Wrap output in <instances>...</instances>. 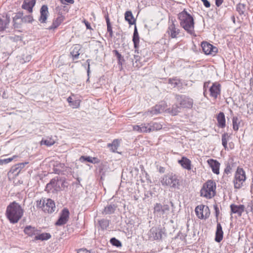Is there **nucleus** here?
<instances>
[{
	"instance_id": "f257e3e1",
	"label": "nucleus",
	"mask_w": 253,
	"mask_h": 253,
	"mask_svg": "<svg viewBox=\"0 0 253 253\" xmlns=\"http://www.w3.org/2000/svg\"><path fill=\"white\" fill-rule=\"evenodd\" d=\"M6 216L11 223L18 222L23 214V210L21 206L16 202L10 203L7 207Z\"/></svg>"
},
{
	"instance_id": "f03ea898",
	"label": "nucleus",
	"mask_w": 253,
	"mask_h": 253,
	"mask_svg": "<svg viewBox=\"0 0 253 253\" xmlns=\"http://www.w3.org/2000/svg\"><path fill=\"white\" fill-rule=\"evenodd\" d=\"M179 23L188 34L193 35L194 31V20L193 16L188 13L185 9L178 14Z\"/></svg>"
},
{
	"instance_id": "7ed1b4c3",
	"label": "nucleus",
	"mask_w": 253,
	"mask_h": 253,
	"mask_svg": "<svg viewBox=\"0 0 253 253\" xmlns=\"http://www.w3.org/2000/svg\"><path fill=\"white\" fill-rule=\"evenodd\" d=\"M215 189V182L211 180H208L203 185L200 191L201 196L207 199H211L214 196Z\"/></svg>"
},
{
	"instance_id": "20e7f679",
	"label": "nucleus",
	"mask_w": 253,
	"mask_h": 253,
	"mask_svg": "<svg viewBox=\"0 0 253 253\" xmlns=\"http://www.w3.org/2000/svg\"><path fill=\"white\" fill-rule=\"evenodd\" d=\"M162 185L173 188L179 189V181L177 176L173 173H168L163 176L161 180Z\"/></svg>"
},
{
	"instance_id": "39448f33",
	"label": "nucleus",
	"mask_w": 253,
	"mask_h": 253,
	"mask_svg": "<svg viewBox=\"0 0 253 253\" xmlns=\"http://www.w3.org/2000/svg\"><path fill=\"white\" fill-rule=\"evenodd\" d=\"M246 179L245 171L242 168L238 167L235 172L233 180L234 188L235 189H240L241 188Z\"/></svg>"
},
{
	"instance_id": "423d86ee",
	"label": "nucleus",
	"mask_w": 253,
	"mask_h": 253,
	"mask_svg": "<svg viewBox=\"0 0 253 253\" xmlns=\"http://www.w3.org/2000/svg\"><path fill=\"white\" fill-rule=\"evenodd\" d=\"M169 211L170 208L168 205L156 203L154 206V213L160 217L167 218Z\"/></svg>"
},
{
	"instance_id": "0eeeda50",
	"label": "nucleus",
	"mask_w": 253,
	"mask_h": 253,
	"mask_svg": "<svg viewBox=\"0 0 253 253\" xmlns=\"http://www.w3.org/2000/svg\"><path fill=\"white\" fill-rule=\"evenodd\" d=\"M175 98L182 108L190 109L193 107V100L189 96L185 95L175 94Z\"/></svg>"
},
{
	"instance_id": "6e6552de",
	"label": "nucleus",
	"mask_w": 253,
	"mask_h": 253,
	"mask_svg": "<svg viewBox=\"0 0 253 253\" xmlns=\"http://www.w3.org/2000/svg\"><path fill=\"white\" fill-rule=\"evenodd\" d=\"M175 19H169L167 33L171 39H176L180 33V30L175 24Z\"/></svg>"
},
{
	"instance_id": "1a4fd4ad",
	"label": "nucleus",
	"mask_w": 253,
	"mask_h": 253,
	"mask_svg": "<svg viewBox=\"0 0 253 253\" xmlns=\"http://www.w3.org/2000/svg\"><path fill=\"white\" fill-rule=\"evenodd\" d=\"M195 211L197 216L200 219H206L210 214L209 208L204 205L198 206Z\"/></svg>"
},
{
	"instance_id": "9d476101",
	"label": "nucleus",
	"mask_w": 253,
	"mask_h": 253,
	"mask_svg": "<svg viewBox=\"0 0 253 253\" xmlns=\"http://www.w3.org/2000/svg\"><path fill=\"white\" fill-rule=\"evenodd\" d=\"M201 46L203 52L206 55H215L218 51V49L216 46L208 43L206 42H203L201 43Z\"/></svg>"
},
{
	"instance_id": "9b49d317",
	"label": "nucleus",
	"mask_w": 253,
	"mask_h": 253,
	"mask_svg": "<svg viewBox=\"0 0 253 253\" xmlns=\"http://www.w3.org/2000/svg\"><path fill=\"white\" fill-rule=\"evenodd\" d=\"M210 96L214 99H216L221 93V85L217 82L212 84L209 88Z\"/></svg>"
},
{
	"instance_id": "f8f14e48",
	"label": "nucleus",
	"mask_w": 253,
	"mask_h": 253,
	"mask_svg": "<svg viewBox=\"0 0 253 253\" xmlns=\"http://www.w3.org/2000/svg\"><path fill=\"white\" fill-rule=\"evenodd\" d=\"M69 216V211L67 209H64L61 212L60 216L56 222L55 225L58 226L65 224L68 220Z\"/></svg>"
},
{
	"instance_id": "ddd939ff",
	"label": "nucleus",
	"mask_w": 253,
	"mask_h": 253,
	"mask_svg": "<svg viewBox=\"0 0 253 253\" xmlns=\"http://www.w3.org/2000/svg\"><path fill=\"white\" fill-rule=\"evenodd\" d=\"M133 130L140 133H149L151 132L149 123H142L139 125L133 126Z\"/></svg>"
},
{
	"instance_id": "4468645a",
	"label": "nucleus",
	"mask_w": 253,
	"mask_h": 253,
	"mask_svg": "<svg viewBox=\"0 0 253 253\" xmlns=\"http://www.w3.org/2000/svg\"><path fill=\"white\" fill-rule=\"evenodd\" d=\"M162 236V230L156 227H152L149 231V237L150 239L155 240H159L161 239Z\"/></svg>"
},
{
	"instance_id": "2eb2a0df",
	"label": "nucleus",
	"mask_w": 253,
	"mask_h": 253,
	"mask_svg": "<svg viewBox=\"0 0 253 253\" xmlns=\"http://www.w3.org/2000/svg\"><path fill=\"white\" fill-rule=\"evenodd\" d=\"M48 8L46 5H43L40 9V17L39 20L41 23H45L48 15Z\"/></svg>"
},
{
	"instance_id": "dca6fc26",
	"label": "nucleus",
	"mask_w": 253,
	"mask_h": 253,
	"mask_svg": "<svg viewBox=\"0 0 253 253\" xmlns=\"http://www.w3.org/2000/svg\"><path fill=\"white\" fill-rule=\"evenodd\" d=\"M55 209L54 201L50 199H47L46 202H45V205L43 206V211L48 213H52L55 211Z\"/></svg>"
},
{
	"instance_id": "f3484780",
	"label": "nucleus",
	"mask_w": 253,
	"mask_h": 253,
	"mask_svg": "<svg viewBox=\"0 0 253 253\" xmlns=\"http://www.w3.org/2000/svg\"><path fill=\"white\" fill-rule=\"evenodd\" d=\"M230 207L231 214L236 213L238 216H241L245 211V206L243 205H236L233 204L230 205Z\"/></svg>"
},
{
	"instance_id": "a211bd4d",
	"label": "nucleus",
	"mask_w": 253,
	"mask_h": 253,
	"mask_svg": "<svg viewBox=\"0 0 253 253\" xmlns=\"http://www.w3.org/2000/svg\"><path fill=\"white\" fill-rule=\"evenodd\" d=\"M166 110V104L165 102H161L160 104L158 105H156L155 107L152 108L150 112V113L152 114H157L161 113L164 112Z\"/></svg>"
},
{
	"instance_id": "6ab92c4d",
	"label": "nucleus",
	"mask_w": 253,
	"mask_h": 253,
	"mask_svg": "<svg viewBox=\"0 0 253 253\" xmlns=\"http://www.w3.org/2000/svg\"><path fill=\"white\" fill-rule=\"evenodd\" d=\"M207 162L211 168L212 172L216 174H219L220 163L217 160L213 159H209Z\"/></svg>"
},
{
	"instance_id": "aec40b11",
	"label": "nucleus",
	"mask_w": 253,
	"mask_h": 253,
	"mask_svg": "<svg viewBox=\"0 0 253 253\" xmlns=\"http://www.w3.org/2000/svg\"><path fill=\"white\" fill-rule=\"evenodd\" d=\"M36 0H24L22 5L23 9L27 10L29 12L32 13L33 8L35 5Z\"/></svg>"
},
{
	"instance_id": "412c9836",
	"label": "nucleus",
	"mask_w": 253,
	"mask_h": 253,
	"mask_svg": "<svg viewBox=\"0 0 253 253\" xmlns=\"http://www.w3.org/2000/svg\"><path fill=\"white\" fill-rule=\"evenodd\" d=\"M23 12H18L16 13L13 18V26L14 28H19L22 24V19L23 16Z\"/></svg>"
},
{
	"instance_id": "4be33fe9",
	"label": "nucleus",
	"mask_w": 253,
	"mask_h": 253,
	"mask_svg": "<svg viewBox=\"0 0 253 253\" xmlns=\"http://www.w3.org/2000/svg\"><path fill=\"white\" fill-rule=\"evenodd\" d=\"M10 22V17L8 15L5 16H3L2 18H0V31H4L8 27Z\"/></svg>"
},
{
	"instance_id": "5701e85b",
	"label": "nucleus",
	"mask_w": 253,
	"mask_h": 253,
	"mask_svg": "<svg viewBox=\"0 0 253 253\" xmlns=\"http://www.w3.org/2000/svg\"><path fill=\"white\" fill-rule=\"evenodd\" d=\"M223 232L220 223H217L215 232V241L219 243L223 239Z\"/></svg>"
},
{
	"instance_id": "b1692460",
	"label": "nucleus",
	"mask_w": 253,
	"mask_h": 253,
	"mask_svg": "<svg viewBox=\"0 0 253 253\" xmlns=\"http://www.w3.org/2000/svg\"><path fill=\"white\" fill-rule=\"evenodd\" d=\"M132 41L134 44V47L135 48V52L138 53V48L139 47V37L136 26H135L134 30Z\"/></svg>"
},
{
	"instance_id": "393cba45",
	"label": "nucleus",
	"mask_w": 253,
	"mask_h": 253,
	"mask_svg": "<svg viewBox=\"0 0 253 253\" xmlns=\"http://www.w3.org/2000/svg\"><path fill=\"white\" fill-rule=\"evenodd\" d=\"M178 163L185 169L190 170L191 169V162L188 158L183 157L178 161Z\"/></svg>"
},
{
	"instance_id": "a878e982",
	"label": "nucleus",
	"mask_w": 253,
	"mask_h": 253,
	"mask_svg": "<svg viewBox=\"0 0 253 253\" xmlns=\"http://www.w3.org/2000/svg\"><path fill=\"white\" fill-rule=\"evenodd\" d=\"M64 17L59 15L55 20L53 21L52 25L48 28L49 30H54L57 28L64 21Z\"/></svg>"
},
{
	"instance_id": "bb28decb",
	"label": "nucleus",
	"mask_w": 253,
	"mask_h": 253,
	"mask_svg": "<svg viewBox=\"0 0 253 253\" xmlns=\"http://www.w3.org/2000/svg\"><path fill=\"white\" fill-rule=\"evenodd\" d=\"M218 123V126L220 128H224L226 126L225 118L224 114L223 112H220L216 117Z\"/></svg>"
},
{
	"instance_id": "cd10ccee",
	"label": "nucleus",
	"mask_w": 253,
	"mask_h": 253,
	"mask_svg": "<svg viewBox=\"0 0 253 253\" xmlns=\"http://www.w3.org/2000/svg\"><path fill=\"white\" fill-rule=\"evenodd\" d=\"M24 231L26 234L32 237L34 235L36 236L38 234L39 231L35 227L27 226L24 228Z\"/></svg>"
},
{
	"instance_id": "c85d7f7f",
	"label": "nucleus",
	"mask_w": 253,
	"mask_h": 253,
	"mask_svg": "<svg viewBox=\"0 0 253 253\" xmlns=\"http://www.w3.org/2000/svg\"><path fill=\"white\" fill-rule=\"evenodd\" d=\"M117 206L115 204L108 205L105 207L102 213L105 214H111L113 213L116 211Z\"/></svg>"
},
{
	"instance_id": "c756f323",
	"label": "nucleus",
	"mask_w": 253,
	"mask_h": 253,
	"mask_svg": "<svg viewBox=\"0 0 253 253\" xmlns=\"http://www.w3.org/2000/svg\"><path fill=\"white\" fill-rule=\"evenodd\" d=\"M51 237V235L48 233H43L42 234H39V231L38 232V234L35 236L34 241L36 240H41V241H44L47 240L49 239Z\"/></svg>"
},
{
	"instance_id": "7c9ffc66",
	"label": "nucleus",
	"mask_w": 253,
	"mask_h": 253,
	"mask_svg": "<svg viewBox=\"0 0 253 253\" xmlns=\"http://www.w3.org/2000/svg\"><path fill=\"white\" fill-rule=\"evenodd\" d=\"M125 20L128 22L129 25H133L135 23V20L132 15L131 11H127L125 14Z\"/></svg>"
},
{
	"instance_id": "2f4dec72",
	"label": "nucleus",
	"mask_w": 253,
	"mask_h": 253,
	"mask_svg": "<svg viewBox=\"0 0 253 253\" xmlns=\"http://www.w3.org/2000/svg\"><path fill=\"white\" fill-rule=\"evenodd\" d=\"M79 161L82 163L86 161L92 164H95L98 162L97 158L95 157L85 156H81L79 159Z\"/></svg>"
},
{
	"instance_id": "473e14b6",
	"label": "nucleus",
	"mask_w": 253,
	"mask_h": 253,
	"mask_svg": "<svg viewBox=\"0 0 253 253\" xmlns=\"http://www.w3.org/2000/svg\"><path fill=\"white\" fill-rule=\"evenodd\" d=\"M81 49V46L79 44H76L74 46L73 50L71 52V54L72 55L74 59H76L79 58V56L80 55V50Z\"/></svg>"
},
{
	"instance_id": "72a5a7b5",
	"label": "nucleus",
	"mask_w": 253,
	"mask_h": 253,
	"mask_svg": "<svg viewBox=\"0 0 253 253\" xmlns=\"http://www.w3.org/2000/svg\"><path fill=\"white\" fill-rule=\"evenodd\" d=\"M119 146V141L118 139H114L112 143H108L107 147L110 148L113 152H117V150Z\"/></svg>"
},
{
	"instance_id": "f704fd0d",
	"label": "nucleus",
	"mask_w": 253,
	"mask_h": 253,
	"mask_svg": "<svg viewBox=\"0 0 253 253\" xmlns=\"http://www.w3.org/2000/svg\"><path fill=\"white\" fill-rule=\"evenodd\" d=\"M236 10L240 15L245 16L247 11L246 5L245 4L239 3L236 6Z\"/></svg>"
},
{
	"instance_id": "c9c22d12",
	"label": "nucleus",
	"mask_w": 253,
	"mask_h": 253,
	"mask_svg": "<svg viewBox=\"0 0 253 253\" xmlns=\"http://www.w3.org/2000/svg\"><path fill=\"white\" fill-rule=\"evenodd\" d=\"M168 83L171 84L172 87H180L181 86L180 80L177 78L169 79Z\"/></svg>"
},
{
	"instance_id": "e433bc0d",
	"label": "nucleus",
	"mask_w": 253,
	"mask_h": 253,
	"mask_svg": "<svg viewBox=\"0 0 253 253\" xmlns=\"http://www.w3.org/2000/svg\"><path fill=\"white\" fill-rule=\"evenodd\" d=\"M59 179L58 177H55L52 179L53 182V184L54 185V189L55 193L61 190V187H60V182H59Z\"/></svg>"
},
{
	"instance_id": "4c0bfd02",
	"label": "nucleus",
	"mask_w": 253,
	"mask_h": 253,
	"mask_svg": "<svg viewBox=\"0 0 253 253\" xmlns=\"http://www.w3.org/2000/svg\"><path fill=\"white\" fill-rule=\"evenodd\" d=\"M105 20H106V23H107V31L109 33L110 37L111 38H112L113 36V31H112V27H111V23H110V19H109V16H108V14L105 15Z\"/></svg>"
},
{
	"instance_id": "58836bf2",
	"label": "nucleus",
	"mask_w": 253,
	"mask_h": 253,
	"mask_svg": "<svg viewBox=\"0 0 253 253\" xmlns=\"http://www.w3.org/2000/svg\"><path fill=\"white\" fill-rule=\"evenodd\" d=\"M182 108L177 104H174L172 106L171 109L169 108V112L172 115H176L178 113L180 112L181 109Z\"/></svg>"
},
{
	"instance_id": "ea45409f",
	"label": "nucleus",
	"mask_w": 253,
	"mask_h": 253,
	"mask_svg": "<svg viewBox=\"0 0 253 253\" xmlns=\"http://www.w3.org/2000/svg\"><path fill=\"white\" fill-rule=\"evenodd\" d=\"M28 164V162L19 163L12 168L13 172L18 173L24 168L25 166Z\"/></svg>"
},
{
	"instance_id": "a19ab883",
	"label": "nucleus",
	"mask_w": 253,
	"mask_h": 253,
	"mask_svg": "<svg viewBox=\"0 0 253 253\" xmlns=\"http://www.w3.org/2000/svg\"><path fill=\"white\" fill-rule=\"evenodd\" d=\"M229 135L227 133H224L222 135L221 140L222 144L225 150H228L227 147V142L229 140Z\"/></svg>"
},
{
	"instance_id": "79ce46f5",
	"label": "nucleus",
	"mask_w": 253,
	"mask_h": 253,
	"mask_svg": "<svg viewBox=\"0 0 253 253\" xmlns=\"http://www.w3.org/2000/svg\"><path fill=\"white\" fill-rule=\"evenodd\" d=\"M150 124L151 132L160 130L162 128V125L156 122H151Z\"/></svg>"
},
{
	"instance_id": "37998d69",
	"label": "nucleus",
	"mask_w": 253,
	"mask_h": 253,
	"mask_svg": "<svg viewBox=\"0 0 253 253\" xmlns=\"http://www.w3.org/2000/svg\"><path fill=\"white\" fill-rule=\"evenodd\" d=\"M53 182L52 181V180L51 179L50 180V181L49 182V183H48L46 184L45 190L47 193H55L54 189V185L53 184Z\"/></svg>"
},
{
	"instance_id": "c03bdc74",
	"label": "nucleus",
	"mask_w": 253,
	"mask_h": 253,
	"mask_svg": "<svg viewBox=\"0 0 253 253\" xmlns=\"http://www.w3.org/2000/svg\"><path fill=\"white\" fill-rule=\"evenodd\" d=\"M114 53L115 54V56L117 57V59L118 60V64L119 65H122L123 64V62L125 61L124 57L122 56V55L118 52L117 50H114L113 51Z\"/></svg>"
},
{
	"instance_id": "a18cd8bd",
	"label": "nucleus",
	"mask_w": 253,
	"mask_h": 253,
	"mask_svg": "<svg viewBox=\"0 0 253 253\" xmlns=\"http://www.w3.org/2000/svg\"><path fill=\"white\" fill-rule=\"evenodd\" d=\"M233 128L235 131H237L239 129L240 122L237 117H233L232 118Z\"/></svg>"
},
{
	"instance_id": "49530a36",
	"label": "nucleus",
	"mask_w": 253,
	"mask_h": 253,
	"mask_svg": "<svg viewBox=\"0 0 253 253\" xmlns=\"http://www.w3.org/2000/svg\"><path fill=\"white\" fill-rule=\"evenodd\" d=\"M99 224L103 229H106L109 226V221L107 219H102L98 221Z\"/></svg>"
},
{
	"instance_id": "de8ad7c7",
	"label": "nucleus",
	"mask_w": 253,
	"mask_h": 253,
	"mask_svg": "<svg viewBox=\"0 0 253 253\" xmlns=\"http://www.w3.org/2000/svg\"><path fill=\"white\" fill-rule=\"evenodd\" d=\"M34 21L33 17L32 15H28L22 16V22L23 23H32Z\"/></svg>"
},
{
	"instance_id": "09e8293b",
	"label": "nucleus",
	"mask_w": 253,
	"mask_h": 253,
	"mask_svg": "<svg viewBox=\"0 0 253 253\" xmlns=\"http://www.w3.org/2000/svg\"><path fill=\"white\" fill-rule=\"evenodd\" d=\"M110 243L111 244L117 247H120L122 246L121 242L115 238H112L110 240Z\"/></svg>"
},
{
	"instance_id": "8fccbe9b",
	"label": "nucleus",
	"mask_w": 253,
	"mask_h": 253,
	"mask_svg": "<svg viewBox=\"0 0 253 253\" xmlns=\"http://www.w3.org/2000/svg\"><path fill=\"white\" fill-rule=\"evenodd\" d=\"M54 143V141L51 139H49V140H48V139H45V140H43L42 139L41 141V145H45L46 146H50L52 145H53Z\"/></svg>"
},
{
	"instance_id": "3c124183",
	"label": "nucleus",
	"mask_w": 253,
	"mask_h": 253,
	"mask_svg": "<svg viewBox=\"0 0 253 253\" xmlns=\"http://www.w3.org/2000/svg\"><path fill=\"white\" fill-rule=\"evenodd\" d=\"M16 157H17L16 156H13L11 158H9L4 159H1V160H0V165H2L3 164H7V163L10 162L11 161H12L15 158H16Z\"/></svg>"
},
{
	"instance_id": "603ef678",
	"label": "nucleus",
	"mask_w": 253,
	"mask_h": 253,
	"mask_svg": "<svg viewBox=\"0 0 253 253\" xmlns=\"http://www.w3.org/2000/svg\"><path fill=\"white\" fill-rule=\"evenodd\" d=\"M45 200H37L36 201V206L38 208H42V210L43 211V206L45 205Z\"/></svg>"
},
{
	"instance_id": "864d4df0",
	"label": "nucleus",
	"mask_w": 253,
	"mask_h": 253,
	"mask_svg": "<svg viewBox=\"0 0 253 253\" xmlns=\"http://www.w3.org/2000/svg\"><path fill=\"white\" fill-rule=\"evenodd\" d=\"M59 182H60V187H61V190H62L65 187H67L68 186V183L64 179L60 178Z\"/></svg>"
},
{
	"instance_id": "5fc2aeb1",
	"label": "nucleus",
	"mask_w": 253,
	"mask_h": 253,
	"mask_svg": "<svg viewBox=\"0 0 253 253\" xmlns=\"http://www.w3.org/2000/svg\"><path fill=\"white\" fill-rule=\"evenodd\" d=\"M70 106L73 108H77L80 106V101L78 100L72 101V102L70 104Z\"/></svg>"
},
{
	"instance_id": "6e6d98bb",
	"label": "nucleus",
	"mask_w": 253,
	"mask_h": 253,
	"mask_svg": "<svg viewBox=\"0 0 253 253\" xmlns=\"http://www.w3.org/2000/svg\"><path fill=\"white\" fill-rule=\"evenodd\" d=\"M231 167L229 164L226 165V167L224 169V172L227 174H228L231 172Z\"/></svg>"
},
{
	"instance_id": "4d7b16f0",
	"label": "nucleus",
	"mask_w": 253,
	"mask_h": 253,
	"mask_svg": "<svg viewBox=\"0 0 253 253\" xmlns=\"http://www.w3.org/2000/svg\"><path fill=\"white\" fill-rule=\"evenodd\" d=\"M211 83L210 81H208L206 82H205L203 85V89L205 91V92H207V90L209 87V85Z\"/></svg>"
},
{
	"instance_id": "13d9d810",
	"label": "nucleus",
	"mask_w": 253,
	"mask_h": 253,
	"mask_svg": "<svg viewBox=\"0 0 253 253\" xmlns=\"http://www.w3.org/2000/svg\"><path fill=\"white\" fill-rule=\"evenodd\" d=\"M213 207H214V209L215 212V215H216V217L217 218L218 214L219 213V209L216 205H214Z\"/></svg>"
},
{
	"instance_id": "bf43d9fd",
	"label": "nucleus",
	"mask_w": 253,
	"mask_h": 253,
	"mask_svg": "<svg viewBox=\"0 0 253 253\" xmlns=\"http://www.w3.org/2000/svg\"><path fill=\"white\" fill-rule=\"evenodd\" d=\"M201 0L203 2L204 5H205V7H206L207 8L210 7V5H211L210 3L208 0Z\"/></svg>"
},
{
	"instance_id": "052dcab7",
	"label": "nucleus",
	"mask_w": 253,
	"mask_h": 253,
	"mask_svg": "<svg viewBox=\"0 0 253 253\" xmlns=\"http://www.w3.org/2000/svg\"><path fill=\"white\" fill-rule=\"evenodd\" d=\"M84 24L86 27V29H91V27L90 26V23L87 21L84 20Z\"/></svg>"
},
{
	"instance_id": "680f3d73",
	"label": "nucleus",
	"mask_w": 253,
	"mask_h": 253,
	"mask_svg": "<svg viewBox=\"0 0 253 253\" xmlns=\"http://www.w3.org/2000/svg\"><path fill=\"white\" fill-rule=\"evenodd\" d=\"M78 253H90L85 249H80L78 251Z\"/></svg>"
},
{
	"instance_id": "e2e57ef3",
	"label": "nucleus",
	"mask_w": 253,
	"mask_h": 253,
	"mask_svg": "<svg viewBox=\"0 0 253 253\" xmlns=\"http://www.w3.org/2000/svg\"><path fill=\"white\" fill-rule=\"evenodd\" d=\"M223 2V0H215V4L217 6H219Z\"/></svg>"
},
{
	"instance_id": "0e129e2a",
	"label": "nucleus",
	"mask_w": 253,
	"mask_h": 253,
	"mask_svg": "<svg viewBox=\"0 0 253 253\" xmlns=\"http://www.w3.org/2000/svg\"><path fill=\"white\" fill-rule=\"evenodd\" d=\"M90 61V59H87L86 60V63H87V72L88 75H89V73L90 72V64H89Z\"/></svg>"
},
{
	"instance_id": "69168bd1",
	"label": "nucleus",
	"mask_w": 253,
	"mask_h": 253,
	"mask_svg": "<svg viewBox=\"0 0 253 253\" xmlns=\"http://www.w3.org/2000/svg\"><path fill=\"white\" fill-rule=\"evenodd\" d=\"M67 101L70 104L72 102L73 99L71 96H70L67 98Z\"/></svg>"
},
{
	"instance_id": "338daca9",
	"label": "nucleus",
	"mask_w": 253,
	"mask_h": 253,
	"mask_svg": "<svg viewBox=\"0 0 253 253\" xmlns=\"http://www.w3.org/2000/svg\"><path fill=\"white\" fill-rule=\"evenodd\" d=\"M67 2L71 4H73L74 2V0H65Z\"/></svg>"
},
{
	"instance_id": "774afa93",
	"label": "nucleus",
	"mask_w": 253,
	"mask_h": 253,
	"mask_svg": "<svg viewBox=\"0 0 253 253\" xmlns=\"http://www.w3.org/2000/svg\"><path fill=\"white\" fill-rule=\"evenodd\" d=\"M139 57L137 55H134V58L135 59V62H136L137 60H138Z\"/></svg>"
}]
</instances>
